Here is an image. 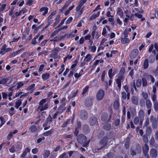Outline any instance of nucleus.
<instances>
[{"mask_svg":"<svg viewBox=\"0 0 158 158\" xmlns=\"http://www.w3.org/2000/svg\"><path fill=\"white\" fill-rule=\"evenodd\" d=\"M145 101L143 98L140 99L139 101V104L141 106L144 107L145 106Z\"/></svg>","mask_w":158,"mask_h":158,"instance_id":"nucleus-45","label":"nucleus"},{"mask_svg":"<svg viewBox=\"0 0 158 158\" xmlns=\"http://www.w3.org/2000/svg\"><path fill=\"white\" fill-rule=\"evenodd\" d=\"M54 129H52L44 133L43 134V135L45 136H48L51 135Z\"/></svg>","mask_w":158,"mask_h":158,"instance_id":"nucleus-30","label":"nucleus"},{"mask_svg":"<svg viewBox=\"0 0 158 158\" xmlns=\"http://www.w3.org/2000/svg\"><path fill=\"white\" fill-rule=\"evenodd\" d=\"M121 42L122 44L128 43L130 42V40L127 38H122L121 40Z\"/></svg>","mask_w":158,"mask_h":158,"instance_id":"nucleus-24","label":"nucleus"},{"mask_svg":"<svg viewBox=\"0 0 158 158\" xmlns=\"http://www.w3.org/2000/svg\"><path fill=\"white\" fill-rule=\"evenodd\" d=\"M150 120L152 123V127L154 129L157 128L158 127V123L156 118H154L153 116H152L150 118Z\"/></svg>","mask_w":158,"mask_h":158,"instance_id":"nucleus-5","label":"nucleus"},{"mask_svg":"<svg viewBox=\"0 0 158 158\" xmlns=\"http://www.w3.org/2000/svg\"><path fill=\"white\" fill-rule=\"evenodd\" d=\"M120 121V119L119 118H117L114 121V123L115 127H118L119 125Z\"/></svg>","mask_w":158,"mask_h":158,"instance_id":"nucleus-40","label":"nucleus"},{"mask_svg":"<svg viewBox=\"0 0 158 158\" xmlns=\"http://www.w3.org/2000/svg\"><path fill=\"white\" fill-rule=\"evenodd\" d=\"M146 106L147 108L148 109L147 113L148 115H149L151 111L152 103L150 99H147L146 100Z\"/></svg>","mask_w":158,"mask_h":158,"instance_id":"nucleus-8","label":"nucleus"},{"mask_svg":"<svg viewBox=\"0 0 158 158\" xmlns=\"http://www.w3.org/2000/svg\"><path fill=\"white\" fill-rule=\"evenodd\" d=\"M149 64L148 60L147 59H146L144 62L143 64V68L144 69H147L148 67Z\"/></svg>","mask_w":158,"mask_h":158,"instance_id":"nucleus-31","label":"nucleus"},{"mask_svg":"<svg viewBox=\"0 0 158 158\" xmlns=\"http://www.w3.org/2000/svg\"><path fill=\"white\" fill-rule=\"evenodd\" d=\"M6 44H4L1 49V51L2 52V54H3L6 53Z\"/></svg>","mask_w":158,"mask_h":158,"instance_id":"nucleus-34","label":"nucleus"},{"mask_svg":"<svg viewBox=\"0 0 158 158\" xmlns=\"http://www.w3.org/2000/svg\"><path fill=\"white\" fill-rule=\"evenodd\" d=\"M143 151L148 152L149 150V146L147 143L144 144V147L143 148Z\"/></svg>","mask_w":158,"mask_h":158,"instance_id":"nucleus-42","label":"nucleus"},{"mask_svg":"<svg viewBox=\"0 0 158 158\" xmlns=\"http://www.w3.org/2000/svg\"><path fill=\"white\" fill-rule=\"evenodd\" d=\"M142 85L143 87H145L147 86L148 83L147 80L145 78H143L142 79Z\"/></svg>","mask_w":158,"mask_h":158,"instance_id":"nucleus-39","label":"nucleus"},{"mask_svg":"<svg viewBox=\"0 0 158 158\" xmlns=\"http://www.w3.org/2000/svg\"><path fill=\"white\" fill-rule=\"evenodd\" d=\"M22 104V101L21 99H19L15 102V107L18 109Z\"/></svg>","mask_w":158,"mask_h":158,"instance_id":"nucleus-37","label":"nucleus"},{"mask_svg":"<svg viewBox=\"0 0 158 158\" xmlns=\"http://www.w3.org/2000/svg\"><path fill=\"white\" fill-rule=\"evenodd\" d=\"M108 115L106 113H103L101 116L102 120L103 121H106L107 120Z\"/></svg>","mask_w":158,"mask_h":158,"instance_id":"nucleus-20","label":"nucleus"},{"mask_svg":"<svg viewBox=\"0 0 158 158\" xmlns=\"http://www.w3.org/2000/svg\"><path fill=\"white\" fill-rule=\"evenodd\" d=\"M122 96V99L125 100L127 98V94L124 91L122 92L121 93Z\"/></svg>","mask_w":158,"mask_h":158,"instance_id":"nucleus-33","label":"nucleus"},{"mask_svg":"<svg viewBox=\"0 0 158 158\" xmlns=\"http://www.w3.org/2000/svg\"><path fill=\"white\" fill-rule=\"evenodd\" d=\"M14 108L12 107L10 108V110L9 111V114L11 116H12L14 114Z\"/></svg>","mask_w":158,"mask_h":158,"instance_id":"nucleus-57","label":"nucleus"},{"mask_svg":"<svg viewBox=\"0 0 158 158\" xmlns=\"http://www.w3.org/2000/svg\"><path fill=\"white\" fill-rule=\"evenodd\" d=\"M155 142L153 136H152L149 141V144L152 147H154L156 148H158V145L155 144Z\"/></svg>","mask_w":158,"mask_h":158,"instance_id":"nucleus-11","label":"nucleus"},{"mask_svg":"<svg viewBox=\"0 0 158 158\" xmlns=\"http://www.w3.org/2000/svg\"><path fill=\"white\" fill-rule=\"evenodd\" d=\"M117 13L120 17H123V12L120 7L117 8Z\"/></svg>","mask_w":158,"mask_h":158,"instance_id":"nucleus-26","label":"nucleus"},{"mask_svg":"<svg viewBox=\"0 0 158 158\" xmlns=\"http://www.w3.org/2000/svg\"><path fill=\"white\" fill-rule=\"evenodd\" d=\"M19 53L18 52V51H16L15 52H13L12 53L11 55H10L9 56L10 58H11L12 57H13L16 55H17L18 54H19Z\"/></svg>","mask_w":158,"mask_h":158,"instance_id":"nucleus-50","label":"nucleus"},{"mask_svg":"<svg viewBox=\"0 0 158 158\" xmlns=\"http://www.w3.org/2000/svg\"><path fill=\"white\" fill-rule=\"evenodd\" d=\"M141 151V148L140 145L139 144L137 146L136 150H135L134 149H131L130 152L132 156L136 155V152L139 153Z\"/></svg>","mask_w":158,"mask_h":158,"instance_id":"nucleus-6","label":"nucleus"},{"mask_svg":"<svg viewBox=\"0 0 158 158\" xmlns=\"http://www.w3.org/2000/svg\"><path fill=\"white\" fill-rule=\"evenodd\" d=\"M133 122L135 125H137L140 123V119L138 117L135 116Z\"/></svg>","mask_w":158,"mask_h":158,"instance_id":"nucleus-28","label":"nucleus"},{"mask_svg":"<svg viewBox=\"0 0 158 158\" xmlns=\"http://www.w3.org/2000/svg\"><path fill=\"white\" fill-rule=\"evenodd\" d=\"M155 55H151L149 57V62L150 63H152L155 60Z\"/></svg>","mask_w":158,"mask_h":158,"instance_id":"nucleus-41","label":"nucleus"},{"mask_svg":"<svg viewBox=\"0 0 158 158\" xmlns=\"http://www.w3.org/2000/svg\"><path fill=\"white\" fill-rule=\"evenodd\" d=\"M156 95L155 94H153L152 96V99L153 101V102H157V100H156Z\"/></svg>","mask_w":158,"mask_h":158,"instance_id":"nucleus-46","label":"nucleus"},{"mask_svg":"<svg viewBox=\"0 0 158 158\" xmlns=\"http://www.w3.org/2000/svg\"><path fill=\"white\" fill-rule=\"evenodd\" d=\"M50 154V152L48 150L44 151V154H43V156L44 158H47Z\"/></svg>","mask_w":158,"mask_h":158,"instance_id":"nucleus-38","label":"nucleus"},{"mask_svg":"<svg viewBox=\"0 0 158 158\" xmlns=\"http://www.w3.org/2000/svg\"><path fill=\"white\" fill-rule=\"evenodd\" d=\"M0 119L1 121V124L0 125V127H1L5 123L6 121L4 118L2 117H1L0 118Z\"/></svg>","mask_w":158,"mask_h":158,"instance_id":"nucleus-53","label":"nucleus"},{"mask_svg":"<svg viewBox=\"0 0 158 158\" xmlns=\"http://www.w3.org/2000/svg\"><path fill=\"white\" fill-rule=\"evenodd\" d=\"M125 72V68L124 67H122L120 70V72L118 74L123 75Z\"/></svg>","mask_w":158,"mask_h":158,"instance_id":"nucleus-52","label":"nucleus"},{"mask_svg":"<svg viewBox=\"0 0 158 158\" xmlns=\"http://www.w3.org/2000/svg\"><path fill=\"white\" fill-rule=\"evenodd\" d=\"M149 124V120L148 118L146 119L143 127H148V126Z\"/></svg>","mask_w":158,"mask_h":158,"instance_id":"nucleus-47","label":"nucleus"},{"mask_svg":"<svg viewBox=\"0 0 158 158\" xmlns=\"http://www.w3.org/2000/svg\"><path fill=\"white\" fill-rule=\"evenodd\" d=\"M144 75L145 76H147V77L148 76H149L151 78V81L152 82V83H154L155 81V79L154 78V77L152 75H149L147 73H145L144 74Z\"/></svg>","mask_w":158,"mask_h":158,"instance_id":"nucleus-56","label":"nucleus"},{"mask_svg":"<svg viewBox=\"0 0 158 158\" xmlns=\"http://www.w3.org/2000/svg\"><path fill=\"white\" fill-rule=\"evenodd\" d=\"M142 94L143 97L145 100H146L147 99H148L147 98L148 97V95L147 93L146 92H143Z\"/></svg>","mask_w":158,"mask_h":158,"instance_id":"nucleus-48","label":"nucleus"},{"mask_svg":"<svg viewBox=\"0 0 158 158\" xmlns=\"http://www.w3.org/2000/svg\"><path fill=\"white\" fill-rule=\"evenodd\" d=\"M78 62V61L77 60H75L74 62V64L71 66V69H73L76 66Z\"/></svg>","mask_w":158,"mask_h":158,"instance_id":"nucleus-62","label":"nucleus"},{"mask_svg":"<svg viewBox=\"0 0 158 158\" xmlns=\"http://www.w3.org/2000/svg\"><path fill=\"white\" fill-rule=\"evenodd\" d=\"M78 116L82 120L86 119L88 117L87 112L85 110H81L78 112Z\"/></svg>","mask_w":158,"mask_h":158,"instance_id":"nucleus-3","label":"nucleus"},{"mask_svg":"<svg viewBox=\"0 0 158 158\" xmlns=\"http://www.w3.org/2000/svg\"><path fill=\"white\" fill-rule=\"evenodd\" d=\"M123 88L127 93V99L128 100L130 99V93L129 92V87L127 85H125L123 86Z\"/></svg>","mask_w":158,"mask_h":158,"instance_id":"nucleus-16","label":"nucleus"},{"mask_svg":"<svg viewBox=\"0 0 158 158\" xmlns=\"http://www.w3.org/2000/svg\"><path fill=\"white\" fill-rule=\"evenodd\" d=\"M31 131V132H34L37 130L36 127L35 125L32 126L30 128Z\"/></svg>","mask_w":158,"mask_h":158,"instance_id":"nucleus-43","label":"nucleus"},{"mask_svg":"<svg viewBox=\"0 0 158 158\" xmlns=\"http://www.w3.org/2000/svg\"><path fill=\"white\" fill-rule=\"evenodd\" d=\"M139 53L138 50L137 49H134L130 54V56L131 59L135 58L138 55Z\"/></svg>","mask_w":158,"mask_h":158,"instance_id":"nucleus-10","label":"nucleus"},{"mask_svg":"<svg viewBox=\"0 0 158 158\" xmlns=\"http://www.w3.org/2000/svg\"><path fill=\"white\" fill-rule=\"evenodd\" d=\"M154 107L156 111H158V103L157 102L154 103Z\"/></svg>","mask_w":158,"mask_h":158,"instance_id":"nucleus-54","label":"nucleus"},{"mask_svg":"<svg viewBox=\"0 0 158 158\" xmlns=\"http://www.w3.org/2000/svg\"><path fill=\"white\" fill-rule=\"evenodd\" d=\"M138 117L140 119V125L142 126L144 117V111L143 110H140L139 111Z\"/></svg>","mask_w":158,"mask_h":158,"instance_id":"nucleus-7","label":"nucleus"},{"mask_svg":"<svg viewBox=\"0 0 158 158\" xmlns=\"http://www.w3.org/2000/svg\"><path fill=\"white\" fill-rule=\"evenodd\" d=\"M89 86L87 85L86 86V87L83 90L82 92V95H84L87 92V91L89 89Z\"/></svg>","mask_w":158,"mask_h":158,"instance_id":"nucleus-60","label":"nucleus"},{"mask_svg":"<svg viewBox=\"0 0 158 158\" xmlns=\"http://www.w3.org/2000/svg\"><path fill=\"white\" fill-rule=\"evenodd\" d=\"M82 130L85 133L87 134L89 132L90 129L87 125L85 124L83 126Z\"/></svg>","mask_w":158,"mask_h":158,"instance_id":"nucleus-13","label":"nucleus"},{"mask_svg":"<svg viewBox=\"0 0 158 158\" xmlns=\"http://www.w3.org/2000/svg\"><path fill=\"white\" fill-rule=\"evenodd\" d=\"M8 81V79L0 77V84H4Z\"/></svg>","mask_w":158,"mask_h":158,"instance_id":"nucleus-36","label":"nucleus"},{"mask_svg":"<svg viewBox=\"0 0 158 158\" xmlns=\"http://www.w3.org/2000/svg\"><path fill=\"white\" fill-rule=\"evenodd\" d=\"M100 12H98V13L96 14V15H92L90 18H89V21H91V20H92L94 19H95L97 17H98L99 15L100 14Z\"/></svg>","mask_w":158,"mask_h":158,"instance_id":"nucleus-27","label":"nucleus"},{"mask_svg":"<svg viewBox=\"0 0 158 158\" xmlns=\"http://www.w3.org/2000/svg\"><path fill=\"white\" fill-rule=\"evenodd\" d=\"M93 101L91 99L87 98L86 99L85 104L86 106L89 107L92 105Z\"/></svg>","mask_w":158,"mask_h":158,"instance_id":"nucleus-15","label":"nucleus"},{"mask_svg":"<svg viewBox=\"0 0 158 158\" xmlns=\"http://www.w3.org/2000/svg\"><path fill=\"white\" fill-rule=\"evenodd\" d=\"M57 52H55L53 50H52V53L50 55V56L52 58L55 59L57 58Z\"/></svg>","mask_w":158,"mask_h":158,"instance_id":"nucleus-32","label":"nucleus"},{"mask_svg":"<svg viewBox=\"0 0 158 158\" xmlns=\"http://www.w3.org/2000/svg\"><path fill=\"white\" fill-rule=\"evenodd\" d=\"M49 106V104L48 103H46L44 106H39L38 107V108H40L41 107L40 109V111H42L44 110H47Z\"/></svg>","mask_w":158,"mask_h":158,"instance_id":"nucleus-17","label":"nucleus"},{"mask_svg":"<svg viewBox=\"0 0 158 158\" xmlns=\"http://www.w3.org/2000/svg\"><path fill=\"white\" fill-rule=\"evenodd\" d=\"M136 85L137 87H140L142 85V81L140 79H138L136 82Z\"/></svg>","mask_w":158,"mask_h":158,"instance_id":"nucleus-44","label":"nucleus"},{"mask_svg":"<svg viewBox=\"0 0 158 158\" xmlns=\"http://www.w3.org/2000/svg\"><path fill=\"white\" fill-rule=\"evenodd\" d=\"M21 143L20 142H18L16 144V149H21Z\"/></svg>","mask_w":158,"mask_h":158,"instance_id":"nucleus-51","label":"nucleus"},{"mask_svg":"<svg viewBox=\"0 0 158 158\" xmlns=\"http://www.w3.org/2000/svg\"><path fill=\"white\" fill-rule=\"evenodd\" d=\"M112 69H110L108 71V75L109 77L111 79L114 76V75L112 74Z\"/></svg>","mask_w":158,"mask_h":158,"instance_id":"nucleus-49","label":"nucleus"},{"mask_svg":"<svg viewBox=\"0 0 158 158\" xmlns=\"http://www.w3.org/2000/svg\"><path fill=\"white\" fill-rule=\"evenodd\" d=\"M47 101L46 99H42L41 100L39 103L40 106H42L44 103H45Z\"/></svg>","mask_w":158,"mask_h":158,"instance_id":"nucleus-59","label":"nucleus"},{"mask_svg":"<svg viewBox=\"0 0 158 158\" xmlns=\"http://www.w3.org/2000/svg\"><path fill=\"white\" fill-rule=\"evenodd\" d=\"M89 122L90 125L92 126L95 125L98 123L96 118L94 116L92 117L89 118Z\"/></svg>","mask_w":158,"mask_h":158,"instance_id":"nucleus-12","label":"nucleus"},{"mask_svg":"<svg viewBox=\"0 0 158 158\" xmlns=\"http://www.w3.org/2000/svg\"><path fill=\"white\" fill-rule=\"evenodd\" d=\"M91 57L92 56L90 54H88L85 57L84 59V60H85L86 62H88L90 60Z\"/></svg>","mask_w":158,"mask_h":158,"instance_id":"nucleus-35","label":"nucleus"},{"mask_svg":"<svg viewBox=\"0 0 158 158\" xmlns=\"http://www.w3.org/2000/svg\"><path fill=\"white\" fill-rule=\"evenodd\" d=\"M116 82L118 85V87L119 89H120L121 86V81L116 79Z\"/></svg>","mask_w":158,"mask_h":158,"instance_id":"nucleus-61","label":"nucleus"},{"mask_svg":"<svg viewBox=\"0 0 158 158\" xmlns=\"http://www.w3.org/2000/svg\"><path fill=\"white\" fill-rule=\"evenodd\" d=\"M148 135L147 134H145L143 136L142 139L145 143H147L148 142Z\"/></svg>","mask_w":158,"mask_h":158,"instance_id":"nucleus-29","label":"nucleus"},{"mask_svg":"<svg viewBox=\"0 0 158 158\" xmlns=\"http://www.w3.org/2000/svg\"><path fill=\"white\" fill-rule=\"evenodd\" d=\"M107 141L108 138L106 136L104 137L103 139L100 141L99 144H98L100 147L97 148V149L98 150H99L104 147L107 144Z\"/></svg>","mask_w":158,"mask_h":158,"instance_id":"nucleus-2","label":"nucleus"},{"mask_svg":"<svg viewBox=\"0 0 158 158\" xmlns=\"http://www.w3.org/2000/svg\"><path fill=\"white\" fill-rule=\"evenodd\" d=\"M152 132V129L150 126L148 127L146 130V134L150 135Z\"/></svg>","mask_w":158,"mask_h":158,"instance_id":"nucleus-21","label":"nucleus"},{"mask_svg":"<svg viewBox=\"0 0 158 158\" xmlns=\"http://www.w3.org/2000/svg\"><path fill=\"white\" fill-rule=\"evenodd\" d=\"M35 85L34 84H32L30 86H29L27 88V90H30L32 89L33 88L34 86H35Z\"/></svg>","mask_w":158,"mask_h":158,"instance_id":"nucleus-64","label":"nucleus"},{"mask_svg":"<svg viewBox=\"0 0 158 158\" xmlns=\"http://www.w3.org/2000/svg\"><path fill=\"white\" fill-rule=\"evenodd\" d=\"M18 132V131L17 130H15L13 132H10L7 136V139L10 140L12 137L13 134H15Z\"/></svg>","mask_w":158,"mask_h":158,"instance_id":"nucleus-22","label":"nucleus"},{"mask_svg":"<svg viewBox=\"0 0 158 158\" xmlns=\"http://www.w3.org/2000/svg\"><path fill=\"white\" fill-rule=\"evenodd\" d=\"M107 156L108 158H112L114 156V155L112 152H110L107 154Z\"/></svg>","mask_w":158,"mask_h":158,"instance_id":"nucleus-63","label":"nucleus"},{"mask_svg":"<svg viewBox=\"0 0 158 158\" xmlns=\"http://www.w3.org/2000/svg\"><path fill=\"white\" fill-rule=\"evenodd\" d=\"M77 141L80 143L83 144V146L86 147L89 143V141H87L86 137L83 134H80L77 136Z\"/></svg>","mask_w":158,"mask_h":158,"instance_id":"nucleus-1","label":"nucleus"},{"mask_svg":"<svg viewBox=\"0 0 158 158\" xmlns=\"http://www.w3.org/2000/svg\"><path fill=\"white\" fill-rule=\"evenodd\" d=\"M119 106V103L118 100H116L114 102L113 104L114 109L115 110L118 109Z\"/></svg>","mask_w":158,"mask_h":158,"instance_id":"nucleus-19","label":"nucleus"},{"mask_svg":"<svg viewBox=\"0 0 158 158\" xmlns=\"http://www.w3.org/2000/svg\"><path fill=\"white\" fill-rule=\"evenodd\" d=\"M105 95L104 91L102 89H100L97 93L96 97L98 101L102 100L103 98Z\"/></svg>","mask_w":158,"mask_h":158,"instance_id":"nucleus-4","label":"nucleus"},{"mask_svg":"<svg viewBox=\"0 0 158 158\" xmlns=\"http://www.w3.org/2000/svg\"><path fill=\"white\" fill-rule=\"evenodd\" d=\"M50 75L48 73H45L42 74V78L45 81L49 78Z\"/></svg>","mask_w":158,"mask_h":158,"instance_id":"nucleus-23","label":"nucleus"},{"mask_svg":"<svg viewBox=\"0 0 158 158\" xmlns=\"http://www.w3.org/2000/svg\"><path fill=\"white\" fill-rule=\"evenodd\" d=\"M111 126L110 123H106L103 126V128L106 131H109L111 128Z\"/></svg>","mask_w":158,"mask_h":158,"instance_id":"nucleus-18","label":"nucleus"},{"mask_svg":"<svg viewBox=\"0 0 158 158\" xmlns=\"http://www.w3.org/2000/svg\"><path fill=\"white\" fill-rule=\"evenodd\" d=\"M48 8L47 7H43L40 8V12L44 11L43 14V15H45L48 12Z\"/></svg>","mask_w":158,"mask_h":158,"instance_id":"nucleus-25","label":"nucleus"},{"mask_svg":"<svg viewBox=\"0 0 158 158\" xmlns=\"http://www.w3.org/2000/svg\"><path fill=\"white\" fill-rule=\"evenodd\" d=\"M25 13V12L23 10H21L19 12H18L17 11L15 12V16L16 17H18L19 15H20L22 13L24 14Z\"/></svg>","mask_w":158,"mask_h":158,"instance_id":"nucleus-55","label":"nucleus"},{"mask_svg":"<svg viewBox=\"0 0 158 158\" xmlns=\"http://www.w3.org/2000/svg\"><path fill=\"white\" fill-rule=\"evenodd\" d=\"M131 101L134 105H137L138 104V99L137 97L135 96H133L131 98Z\"/></svg>","mask_w":158,"mask_h":158,"instance_id":"nucleus-14","label":"nucleus"},{"mask_svg":"<svg viewBox=\"0 0 158 158\" xmlns=\"http://www.w3.org/2000/svg\"><path fill=\"white\" fill-rule=\"evenodd\" d=\"M75 34H74V33L73 32H72L70 34H69V35H68L67 36V39L69 38L70 37H73L75 36Z\"/></svg>","mask_w":158,"mask_h":158,"instance_id":"nucleus-58","label":"nucleus"},{"mask_svg":"<svg viewBox=\"0 0 158 158\" xmlns=\"http://www.w3.org/2000/svg\"><path fill=\"white\" fill-rule=\"evenodd\" d=\"M150 155L152 158H156L157 156V151L154 148H151L150 151Z\"/></svg>","mask_w":158,"mask_h":158,"instance_id":"nucleus-9","label":"nucleus"}]
</instances>
